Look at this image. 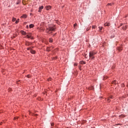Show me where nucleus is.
Returning a JSON list of instances; mask_svg holds the SVG:
<instances>
[{"mask_svg": "<svg viewBox=\"0 0 128 128\" xmlns=\"http://www.w3.org/2000/svg\"><path fill=\"white\" fill-rule=\"evenodd\" d=\"M54 30H56L54 27H49L46 29V33L50 34L51 33H52V32H54Z\"/></svg>", "mask_w": 128, "mask_h": 128, "instance_id": "1", "label": "nucleus"}, {"mask_svg": "<svg viewBox=\"0 0 128 128\" xmlns=\"http://www.w3.org/2000/svg\"><path fill=\"white\" fill-rule=\"evenodd\" d=\"M94 55H96L94 51H90V60L94 59Z\"/></svg>", "mask_w": 128, "mask_h": 128, "instance_id": "2", "label": "nucleus"}, {"mask_svg": "<svg viewBox=\"0 0 128 128\" xmlns=\"http://www.w3.org/2000/svg\"><path fill=\"white\" fill-rule=\"evenodd\" d=\"M26 35V37L27 38H32H32H31V33H28V34H25Z\"/></svg>", "mask_w": 128, "mask_h": 128, "instance_id": "3", "label": "nucleus"}, {"mask_svg": "<svg viewBox=\"0 0 128 128\" xmlns=\"http://www.w3.org/2000/svg\"><path fill=\"white\" fill-rule=\"evenodd\" d=\"M20 32L22 33V36H25V35L28 34V33H26V32H24V31H22V30L21 32Z\"/></svg>", "mask_w": 128, "mask_h": 128, "instance_id": "4", "label": "nucleus"}, {"mask_svg": "<svg viewBox=\"0 0 128 128\" xmlns=\"http://www.w3.org/2000/svg\"><path fill=\"white\" fill-rule=\"evenodd\" d=\"M44 9V6H41L39 8V10H38V12H41V10Z\"/></svg>", "mask_w": 128, "mask_h": 128, "instance_id": "5", "label": "nucleus"}, {"mask_svg": "<svg viewBox=\"0 0 128 128\" xmlns=\"http://www.w3.org/2000/svg\"><path fill=\"white\" fill-rule=\"evenodd\" d=\"M52 49V47H48L47 48H46V51H48V52L51 50Z\"/></svg>", "mask_w": 128, "mask_h": 128, "instance_id": "6", "label": "nucleus"}, {"mask_svg": "<svg viewBox=\"0 0 128 128\" xmlns=\"http://www.w3.org/2000/svg\"><path fill=\"white\" fill-rule=\"evenodd\" d=\"M46 10H48L51 8V6H46Z\"/></svg>", "mask_w": 128, "mask_h": 128, "instance_id": "7", "label": "nucleus"}, {"mask_svg": "<svg viewBox=\"0 0 128 128\" xmlns=\"http://www.w3.org/2000/svg\"><path fill=\"white\" fill-rule=\"evenodd\" d=\"M26 17H27L26 14H24L22 16V18H26Z\"/></svg>", "mask_w": 128, "mask_h": 128, "instance_id": "8", "label": "nucleus"}, {"mask_svg": "<svg viewBox=\"0 0 128 128\" xmlns=\"http://www.w3.org/2000/svg\"><path fill=\"white\" fill-rule=\"evenodd\" d=\"M110 26V24H109L108 22H106V24H104V26Z\"/></svg>", "mask_w": 128, "mask_h": 128, "instance_id": "9", "label": "nucleus"}, {"mask_svg": "<svg viewBox=\"0 0 128 128\" xmlns=\"http://www.w3.org/2000/svg\"><path fill=\"white\" fill-rule=\"evenodd\" d=\"M30 52L32 53V54H35V50H30Z\"/></svg>", "mask_w": 128, "mask_h": 128, "instance_id": "10", "label": "nucleus"}, {"mask_svg": "<svg viewBox=\"0 0 128 128\" xmlns=\"http://www.w3.org/2000/svg\"><path fill=\"white\" fill-rule=\"evenodd\" d=\"M123 48L122 47L118 48V51L120 52Z\"/></svg>", "mask_w": 128, "mask_h": 128, "instance_id": "11", "label": "nucleus"}, {"mask_svg": "<svg viewBox=\"0 0 128 128\" xmlns=\"http://www.w3.org/2000/svg\"><path fill=\"white\" fill-rule=\"evenodd\" d=\"M80 64H86L84 62H83V61L80 62Z\"/></svg>", "mask_w": 128, "mask_h": 128, "instance_id": "12", "label": "nucleus"}, {"mask_svg": "<svg viewBox=\"0 0 128 128\" xmlns=\"http://www.w3.org/2000/svg\"><path fill=\"white\" fill-rule=\"evenodd\" d=\"M29 28H34V24H31L29 25Z\"/></svg>", "mask_w": 128, "mask_h": 128, "instance_id": "13", "label": "nucleus"}, {"mask_svg": "<svg viewBox=\"0 0 128 128\" xmlns=\"http://www.w3.org/2000/svg\"><path fill=\"white\" fill-rule=\"evenodd\" d=\"M20 0H17V2L16 3V4L18 5V4H20Z\"/></svg>", "mask_w": 128, "mask_h": 128, "instance_id": "14", "label": "nucleus"}, {"mask_svg": "<svg viewBox=\"0 0 128 128\" xmlns=\"http://www.w3.org/2000/svg\"><path fill=\"white\" fill-rule=\"evenodd\" d=\"M49 42H52V38H50L48 40Z\"/></svg>", "mask_w": 128, "mask_h": 128, "instance_id": "15", "label": "nucleus"}, {"mask_svg": "<svg viewBox=\"0 0 128 128\" xmlns=\"http://www.w3.org/2000/svg\"><path fill=\"white\" fill-rule=\"evenodd\" d=\"M15 24H17L18 22H19V19H18V20H15Z\"/></svg>", "mask_w": 128, "mask_h": 128, "instance_id": "16", "label": "nucleus"}, {"mask_svg": "<svg viewBox=\"0 0 128 128\" xmlns=\"http://www.w3.org/2000/svg\"><path fill=\"white\" fill-rule=\"evenodd\" d=\"M16 20H16V18H13V20H12V21H13V22L16 21Z\"/></svg>", "mask_w": 128, "mask_h": 128, "instance_id": "17", "label": "nucleus"}, {"mask_svg": "<svg viewBox=\"0 0 128 128\" xmlns=\"http://www.w3.org/2000/svg\"><path fill=\"white\" fill-rule=\"evenodd\" d=\"M18 120V117L14 118V120Z\"/></svg>", "mask_w": 128, "mask_h": 128, "instance_id": "18", "label": "nucleus"}, {"mask_svg": "<svg viewBox=\"0 0 128 128\" xmlns=\"http://www.w3.org/2000/svg\"><path fill=\"white\" fill-rule=\"evenodd\" d=\"M110 99H113V96H110Z\"/></svg>", "mask_w": 128, "mask_h": 128, "instance_id": "19", "label": "nucleus"}, {"mask_svg": "<svg viewBox=\"0 0 128 128\" xmlns=\"http://www.w3.org/2000/svg\"><path fill=\"white\" fill-rule=\"evenodd\" d=\"M111 5H112V4H107V6H111Z\"/></svg>", "mask_w": 128, "mask_h": 128, "instance_id": "20", "label": "nucleus"}, {"mask_svg": "<svg viewBox=\"0 0 128 128\" xmlns=\"http://www.w3.org/2000/svg\"><path fill=\"white\" fill-rule=\"evenodd\" d=\"M54 123H51V126H54Z\"/></svg>", "mask_w": 128, "mask_h": 128, "instance_id": "21", "label": "nucleus"}, {"mask_svg": "<svg viewBox=\"0 0 128 128\" xmlns=\"http://www.w3.org/2000/svg\"><path fill=\"white\" fill-rule=\"evenodd\" d=\"M26 78H30V76H29V75L26 76Z\"/></svg>", "mask_w": 128, "mask_h": 128, "instance_id": "22", "label": "nucleus"}, {"mask_svg": "<svg viewBox=\"0 0 128 128\" xmlns=\"http://www.w3.org/2000/svg\"><path fill=\"white\" fill-rule=\"evenodd\" d=\"M20 82V80L16 82V84H19Z\"/></svg>", "mask_w": 128, "mask_h": 128, "instance_id": "23", "label": "nucleus"}, {"mask_svg": "<svg viewBox=\"0 0 128 128\" xmlns=\"http://www.w3.org/2000/svg\"><path fill=\"white\" fill-rule=\"evenodd\" d=\"M92 28H96V26H92Z\"/></svg>", "mask_w": 128, "mask_h": 128, "instance_id": "24", "label": "nucleus"}, {"mask_svg": "<svg viewBox=\"0 0 128 128\" xmlns=\"http://www.w3.org/2000/svg\"><path fill=\"white\" fill-rule=\"evenodd\" d=\"M90 90H93V87H90Z\"/></svg>", "mask_w": 128, "mask_h": 128, "instance_id": "25", "label": "nucleus"}, {"mask_svg": "<svg viewBox=\"0 0 128 128\" xmlns=\"http://www.w3.org/2000/svg\"><path fill=\"white\" fill-rule=\"evenodd\" d=\"M86 30L87 31L90 30V28H87Z\"/></svg>", "mask_w": 128, "mask_h": 128, "instance_id": "26", "label": "nucleus"}, {"mask_svg": "<svg viewBox=\"0 0 128 128\" xmlns=\"http://www.w3.org/2000/svg\"><path fill=\"white\" fill-rule=\"evenodd\" d=\"M77 26V24H74V26Z\"/></svg>", "mask_w": 128, "mask_h": 128, "instance_id": "27", "label": "nucleus"}, {"mask_svg": "<svg viewBox=\"0 0 128 128\" xmlns=\"http://www.w3.org/2000/svg\"><path fill=\"white\" fill-rule=\"evenodd\" d=\"M100 30H102V27H100Z\"/></svg>", "mask_w": 128, "mask_h": 128, "instance_id": "28", "label": "nucleus"}, {"mask_svg": "<svg viewBox=\"0 0 128 128\" xmlns=\"http://www.w3.org/2000/svg\"><path fill=\"white\" fill-rule=\"evenodd\" d=\"M48 81L51 80L50 78H48Z\"/></svg>", "mask_w": 128, "mask_h": 128, "instance_id": "29", "label": "nucleus"}, {"mask_svg": "<svg viewBox=\"0 0 128 128\" xmlns=\"http://www.w3.org/2000/svg\"><path fill=\"white\" fill-rule=\"evenodd\" d=\"M114 84H116V81H114Z\"/></svg>", "mask_w": 128, "mask_h": 128, "instance_id": "30", "label": "nucleus"}, {"mask_svg": "<svg viewBox=\"0 0 128 128\" xmlns=\"http://www.w3.org/2000/svg\"><path fill=\"white\" fill-rule=\"evenodd\" d=\"M108 102H109V98H108Z\"/></svg>", "mask_w": 128, "mask_h": 128, "instance_id": "31", "label": "nucleus"}, {"mask_svg": "<svg viewBox=\"0 0 128 128\" xmlns=\"http://www.w3.org/2000/svg\"><path fill=\"white\" fill-rule=\"evenodd\" d=\"M126 26H124V28H126Z\"/></svg>", "mask_w": 128, "mask_h": 128, "instance_id": "32", "label": "nucleus"}, {"mask_svg": "<svg viewBox=\"0 0 128 128\" xmlns=\"http://www.w3.org/2000/svg\"><path fill=\"white\" fill-rule=\"evenodd\" d=\"M0 124L2 125V122H0Z\"/></svg>", "mask_w": 128, "mask_h": 128, "instance_id": "33", "label": "nucleus"}, {"mask_svg": "<svg viewBox=\"0 0 128 128\" xmlns=\"http://www.w3.org/2000/svg\"><path fill=\"white\" fill-rule=\"evenodd\" d=\"M28 26H27L26 27L28 28Z\"/></svg>", "mask_w": 128, "mask_h": 128, "instance_id": "34", "label": "nucleus"}]
</instances>
